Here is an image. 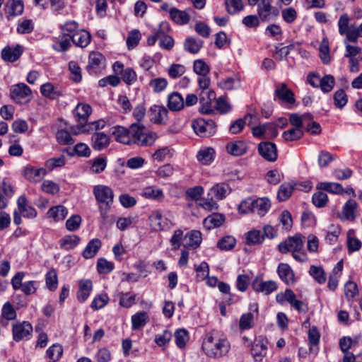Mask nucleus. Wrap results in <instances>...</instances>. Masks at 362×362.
Segmentation results:
<instances>
[{"mask_svg": "<svg viewBox=\"0 0 362 362\" xmlns=\"http://www.w3.org/2000/svg\"><path fill=\"white\" fill-rule=\"evenodd\" d=\"M185 106V101L181 95L177 92H173L168 96V107L172 111H180L183 109Z\"/></svg>", "mask_w": 362, "mask_h": 362, "instance_id": "a878e982", "label": "nucleus"}, {"mask_svg": "<svg viewBox=\"0 0 362 362\" xmlns=\"http://www.w3.org/2000/svg\"><path fill=\"white\" fill-rule=\"evenodd\" d=\"M93 193L97 202L99 204V212L100 218L105 221L114 199V194L112 189L106 185H98L94 186Z\"/></svg>", "mask_w": 362, "mask_h": 362, "instance_id": "f03ea898", "label": "nucleus"}, {"mask_svg": "<svg viewBox=\"0 0 362 362\" xmlns=\"http://www.w3.org/2000/svg\"><path fill=\"white\" fill-rule=\"evenodd\" d=\"M31 93L30 88L23 83L13 85L10 89L11 98L17 103H20L21 100L30 96Z\"/></svg>", "mask_w": 362, "mask_h": 362, "instance_id": "4468645a", "label": "nucleus"}, {"mask_svg": "<svg viewBox=\"0 0 362 362\" xmlns=\"http://www.w3.org/2000/svg\"><path fill=\"white\" fill-rule=\"evenodd\" d=\"M104 57L98 52H92L90 53L88 57V64L87 69L89 71H95L97 69H99L103 64Z\"/></svg>", "mask_w": 362, "mask_h": 362, "instance_id": "ea45409f", "label": "nucleus"}, {"mask_svg": "<svg viewBox=\"0 0 362 362\" xmlns=\"http://www.w3.org/2000/svg\"><path fill=\"white\" fill-rule=\"evenodd\" d=\"M91 139L93 148L98 151H100L106 148L110 143L109 136L103 132L94 133Z\"/></svg>", "mask_w": 362, "mask_h": 362, "instance_id": "473e14b6", "label": "nucleus"}, {"mask_svg": "<svg viewBox=\"0 0 362 362\" xmlns=\"http://www.w3.org/2000/svg\"><path fill=\"white\" fill-rule=\"evenodd\" d=\"M14 194L12 185L6 180L0 183V209H5L8 205V198Z\"/></svg>", "mask_w": 362, "mask_h": 362, "instance_id": "2eb2a0df", "label": "nucleus"}, {"mask_svg": "<svg viewBox=\"0 0 362 362\" xmlns=\"http://www.w3.org/2000/svg\"><path fill=\"white\" fill-rule=\"evenodd\" d=\"M46 285L47 288L53 291L57 289L58 285V278L54 269H50L45 276Z\"/></svg>", "mask_w": 362, "mask_h": 362, "instance_id": "4d7b16f0", "label": "nucleus"}, {"mask_svg": "<svg viewBox=\"0 0 362 362\" xmlns=\"http://www.w3.org/2000/svg\"><path fill=\"white\" fill-rule=\"evenodd\" d=\"M227 11L230 14H235L243 9L244 5L242 0H226Z\"/></svg>", "mask_w": 362, "mask_h": 362, "instance_id": "680f3d73", "label": "nucleus"}, {"mask_svg": "<svg viewBox=\"0 0 362 362\" xmlns=\"http://www.w3.org/2000/svg\"><path fill=\"white\" fill-rule=\"evenodd\" d=\"M110 133L119 143L127 145L132 144V124L129 129L119 125L114 126L110 129Z\"/></svg>", "mask_w": 362, "mask_h": 362, "instance_id": "1a4fd4ad", "label": "nucleus"}, {"mask_svg": "<svg viewBox=\"0 0 362 362\" xmlns=\"http://www.w3.org/2000/svg\"><path fill=\"white\" fill-rule=\"evenodd\" d=\"M62 353L63 349L62 346L59 344H53L47 350L46 354L51 362H57L60 358Z\"/></svg>", "mask_w": 362, "mask_h": 362, "instance_id": "864d4df0", "label": "nucleus"}, {"mask_svg": "<svg viewBox=\"0 0 362 362\" xmlns=\"http://www.w3.org/2000/svg\"><path fill=\"white\" fill-rule=\"evenodd\" d=\"M224 222V216L221 214H213L206 217L204 224L209 229L220 226Z\"/></svg>", "mask_w": 362, "mask_h": 362, "instance_id": "a18cd8bd", "label": "nucleus"}, {"mask_svg": "<svg viewBox=\"0 0 362 362\" xmlns=\"http://www.w3.org/2000/svg\"><path fill=\"white\" fill-rule=\"evenodd\" d=\"M71 42L77 47L84 48L86 47L90 42V34L83 29H81L78 33L71 36Z\"/></svg>", "mask_w": 362, "mask_h": 362, "instance_id": "5701e85b", "label": "nucleus"}, {"mask_svg": "<svg viewBox=\"0 0 362 362\" xmlns=\"http://www.w3.org/2000/svg\"><path fill=\"white\" fill-rule=\"evenodd\" d=\"M202 44L203 42L201 40H197L194 37H188L184 42V47L187 52L192 54H197L202 48Z\"/></svg>", "mask_w": 362, "mask_h": 362, "instance_id": "49530a36", "label": "nucleus"}, {"mask_svg": "<svg viewBox=\"0 0 362 362\" xmlns=\"http://www.w3.org/2000/svg\"><path fill=\"white\" fill-rule=\"evenodd\" d=\"M253 117H255V115L248 113L245 116L244 119H238L230 126V132L233 134L240 133L243 130L246 122H247L249 125L251 124Z\"/></svg>", "mask_w": 362, "mask_h": 362, "instance_id": "a19ab883", "label": "nucleus"}, {"mask_svg": "<svg viewBox=\"0 0 362 362\" xmlns=\"http://www.w3.org/2000/svg\"><path fill=\"white\" fill-rule=\"evenodd\" d=\"M175 339L177 346L179 348L185 346L186 343L189 340L188 332L185 329H179L175 332Z\"/></svg>", "mask_w": 362, "mask_h": 362, "instance_id": "e2e57ef3", "label": "nucleus"}, {"mask_svg": "<svg viewBox=\"0 0 362 362\" xmlns=\"http://www.w3.org/2000/svg\"><path fill=\"white\" fill-rule=\"evenodd\" d=\"M101 245L102 243L99 239L95 238L91 240L88 242V245L84 249L83 252V257L85 259H90L93 257L101 247Z\"/></svg>", "mask_w": 362, "mask_h": 362, "instance_id": "e433bc0d", "label": "nucleus"}, {"mask_svg": "<svg viewBox=\"0 0 362 362\" xmlns=\"http://www.w3.org/2000/svg\"><path fill=\"white\" fill-rule=\"evenodd\" d=\"M267 339L263 336L255 337L251 344L250 353L255 361H261L267 352Z\"/></svg>", "mask_w": 362, "mask_h": 362, "instance_id": "0eeeda50", "label": "nucleus"}, {"mask_svg": "<svg viewBox=\"0 0 362 362\" xmlns=\"http://www.w3.org/2000/svg\"><path fill=\"white\" fill-rule=\"evenodd\" d=\"M71 36L62 34L58 40L53 43L52 48L56 51L65 52L71 47Z\"/></svg>", "mask_w": 362, "mask_h": 362, "instance_id": "c03bdc74", "label": "nucleus"}, {"mask_svg": "<svg viewBox=\"0 0 362 362\" xmlns=\"http://www.w3.org/2000/svg\"><path fill=\"white\" fill-rule=\"evenodd\" d=\"M18 209L24 217L33 218L37 216L35 209L27 204V199L25 196H21L17 200Z\"/></svg>", "mask_w": 362, "mask_h": 362, "instance_id": "b1692460", "label": "nucleus"}, {"mask_svg": "<svg viewBox=\"0 0 362 362\" xmlns=\"http://www.w3.org/2000/svg\"><path fill=\"white\" fill-rule=\"evenodd\" d=\"M272 2V0H260L257 4V14L262 21L269 22L277 17L279 12Z\"/></svg>", "mask_w": 362, "mask_h": 362, "instance_id": "39448f33", "label": "nucleus"}, {"mask_svg": "<svg viewBox=\"0 0 362 362\" xmlns=\"http://www.w3.org/2000/svg\"><path fill=\"white\" fill-rule=\"evenodd\" d=\"M215 151L212 148H205L199 151L197 158L203 165H209L214 159Z\"/></svg>", "mask_w": 362, "mask_h": 362, "instance_id": "79ce46f5", "label": "nucleus"}, {"mask_svg": "<svg viewBox=\"0 0 362 362\" xmlns=\"http://www.w3.org/2000/svg\"><path fill=\"white\" fill-rule=\"evenodd\" d=\"M148 315L144 311L138 312L132 316V329L139 330L144 327L148 322Z\"/></svg>", "mask_w": 362, "mask_h": 362, "instance_id": "58836bf2", "label": "nucleus"}, {"mask_svg": "<svg viewBox=\"0 0 362 362\" xmlns=\"http://www.w3.org/2000/svg\"><path fill=\"white\" fill-rule=\"evenodd\" d=\"M252 288L257 292H262L268 295L277 288V285L274 281H263L255 279L252 282Z\"/></svg>", "mask_w": 362, "mask_h": 362, "instance_id": "f3484780", "label": "nucleus"}, {"mask_svg": "<svg viewBox=\"0 0 362 362\" xmlns=\"http://www.w3.org/2000/svg\"><path fill=\"white\" fill-rule=\"evenodd\" d=\"M274 93L276 97L283 101L291 104L295 102L293 92L287 88L286 84L284 83H279L276 86Z\"/></svg>", "mask_w": 362, "mask_h": 362, "instance_id": "4be33fe9", "label": "nucleus"}, {"mask_svg": "<svg viewBox=\"0 0 362 362\" xmlns=\"http://www.w3.org/2000/svg\"><path fill=\"white\" fill-rule=\"evenodd\" d=\"M185 66L180 64H173L168 67L167 70L168 75L172 78H177L182 76L185 73Z\"/></svg>", "mask_w": 362, "mask_h": 362, "instance_id": "bf43d9fd", "label": "nucleus"}, {"mask_svg": "<svg viewBox=\"0 0 362 362\" xmlns=\"http://www.w3.org/2000/svg\"><path fill=\"white\" fill-rule=\"evenodd\" d=\"M22 47L19 45L15 47H6L1 52V57L4 61L13 62L21 56Z\"/></svg>", "mask_w": 362, "mask_h": 362, "instance_id": "72a5a7b5", "label": "nucleus"}, {"mask_svg": "<svg viewBox=\"0 0 362 362\" xmlns=\"http://www.w3.org/2000/svg\"><path fill=\"white\" fill-rule=\"evenodd\" d=\"M114 269V264L105 258H100L97 262V269L99 274H108Z\"/></svg>", "mask_w": 362, "mask_h": 362, "instance_id": "0e129e2a", "label": "nucleus"}, {"mask_svg": "<svg viewBox=\"0 0 362 362\" xmlns=\"http://www.w3.org/2000/svg\"><path fill=\"white\" fill-rule=\"evenodd\" d=\"M216 123L212 119L199 118L192 122V127L194 132L201 137L213 135L216 132Z\"/></svg>", "mask_w": 362, "mask_h": 362, "instance_id": "20e7f679", "label": "nucleus"}, {"mask_svg": "<svg viewBox=\"0 0 362 362\" xmlns=\"http://www.w3.org/2000/svg\"><path fill=\"white\" fill-rule=\"evenodd\" d=\"M293 191V187L289 183L282 184L278 190L277 199L280 202H284L288 199L292 194Z\"/></svg>", "mask_w": 362, "mask_h": 362, "instance_id": "3c124183", "label": "nucleus"}, {"mask_svg": "<svg viewBox=\"0 0 362 362\" xmlns=\"http://www.w3.org/2000/svg\"><path fill=\"white\" fill-rule=\"evenodd\" d=\"M303 136V131L302 128H291L285 131L282 136L287 141H296L302 138Z\"/></svg>", "mask_w": 362, "mask_h": 362, "instance_id": "09e8293b", "label": "nucleus"}, {"mask_svg": "<svg viewBox=\"0 0 362 362\" xmlns=\"http://www.w3.org/2000/svg\"><path fill=\"white\" fill-rule=\"evenodd\" d=\"M259 155L266 160L274 162L277 159V149L276 145L270 141H263L258 145Z\"/></svg>", "mask_w": 362, "mask_h": 362, "instance_id": "9b49d317", "label": "nucleus"}, {"mask_svg": "<svg viewBox=\"0 0 362 362\" xmlns=\"http://www.w3.org/2000/svg\"><path fill=\"white\" fill-rule=\"evenodd\" d=\"M169 15L171 20L178 25L187 24L190 20V16L185 11L176 8H171L169 10Z\"/></svg>", "mask_w": 362, "mask_h": 362, "instance_id": "2f4dec72", "label": "nucleus"}, {"mask_svg": "<svg viewBox=\"0 0 362 362\" xmlns=\"http://www.w3.org/2000/svg\"><path fill=\"white\" fill-rule=\"evenodd\" d=\"M93 288L92 281L89 279H82L78 282L77 298L79 301H85L90 296Z\"/></svg>", "mask_w": 362, "mask_h": 362, "instance_id": "7c9ffc66", "label": "nucleus"}, {"mask_svg": "<svg viewBox=\"0 0 362 362\" xmlns=\"http://www.w3.org/2000/svg\"><path fill=\"white\" fill-rule=\"evenodd\" d=\"M151 120L156 124L165 123L168 117L167 109L161 105H153L149 110Z\"/></svg>", "mask_w": 362, "mask_h": 362, "instance_id": "dca6fc26", "label": "nucleus"}, {"mask_svg": "<svg viewBox=\"0 0 362 362\" xmlns=\"http://www.w3.org/2000/svg\"><path fill=\"white\" fill-rule=\"evenodd\" d=\"M105 126V122L103 119H99L89 124L81 126L78 132H75V134L89 132L90 131H97L98 129H103Z\"/></svg>", "mask_w": 362, "mask_h": 362, "instance_id": "8fccbe9b", "label": "nucleus"}, {"mask_svg": "<svg viewBox=\"0 0 362 362\" xmlns=\"http://www.w3.org/2000/svg\"><path fill=\"white\" fill-rule=\"evenodd\" d=\"M356 202L354 199H349L344 205L341 214L339 215V217L342 221H354L356 218Z\"/></svg>", "mask_w": 362, "mask_h": 362, "instance_id": "aec40b11", "label": "nucleus"}, {"mask_svg": "<svg viewBox=\"0 0 362 362\" xmlns=\"http://www.w3.org/2000/svg\"><path fill=\"white\" fill-rule=\"evenodd\" d=\"M236 243L235 239L232 236H226L221 238L217 243L219 249L223 250H232Z\"/></svg>", "mask_w": 362, "mask_h": 362, "instance_id": "774afa93", "label": "nucleus"}, {"mask_svg": "<svg viewBox=\"0 0 362 362\" xmlns=\"http://www.w3.org/2000/svg\"><path fill=\"white\" fill-rule=\"evenodd\" d=\"M132 144L141 146L152 145L157 136L155 133L148 131L144 125L134 123L132 124Z\"/></svg>", "mask_w": 362, "mask_h": 362, "instance_id": "7ed1b4c3", "label": "nucleus"}, {"mask_svg": "<svg viewBox=\"0 0 362 362\" xmlns=\"http://www.w3.org/2000/svg\"><path fill=\"white\" fill-rule=\"evenodd\" d=\"M141 35L138 30H134L129 33L127 38V45L129 49L136 47L140 40Z\"/></svg>", "mask_w": 362, "mask_h": 362, "instance_id": "052dcab7", "label": "nucleus"}, {"mask_svg": "<svg viewBox=\"0 0 362 362\" xmlns=\"http://www.w3.org/2000/svg\"><path fill=\"white\" fill-rule=\"evenodd\" d=\"M216 100V93L214 91L209 90L206 92H202L200 98V112L202 114L209 115L214 112L212 102Z\"/></svg>", "mask_w": 362, "mask_h": 362, "instance_id": "ddd939ff", "label": "nucleus"}, {"mask_svg": "<svg viewBox=\"0 0 362 362\" xmlns=\"http://www.w3.org/2000/svg\"><path fill=\"white\" fill-rule=\"evenodd\" d=\"M202 242V233L199 230H192L184 237V247L197 248Z\"/></svg>", "mask_w": 362, "mask_h": 362, "instance_id": "bb28decb", "label": "nucleus"}, {"mask_svg": "<svg viewBox=\"0 0 362 362\" xmlns=\"http://www.w3.org/2000/svg\"><path fill=\"white\" fill-rule=\"evenodd\" d=\"M230 186L224 182L218 183L210 189L209 196H211L216 201L224 199L230 193Z\"/></svg>", "mask_w": 362, "mask_h": 362, "instance_id": "6ab92c4d", "label": "nucleus"}, {"mask_svg": "<svg viewBox=\"0 0 362 362\" xmlns=\"http://www.w3.org/2000/svg\"><path fill=\"white\" fill-rule=\"evenodd\" d=\"M47 173V171L45 168H36L32 165L25 166L23 171L24 177L29 182L34 183L40 182Z\"/></svg>", "mask_w": 362, "mask_h": 362, "instance_id": "f8f14e48", "label": "nucleus"}, {"mask_svg": "<svg viewBox=\"0 0 362 362\" xmlns=\"http://www.w3.org/2000/svg\"><path fill=\"white\" fill-rule=\"evenodd\" d=\"M42 192L49 194H56L59 192V186L52 180H45L41 185Z\"/></svg>", "mask_w": 362, "mask_h": 362, "instance_id": "13d9d810", "label": "nucleus"}, {"mask_svg": "<svg viewBox=\"0 0 362 362\" xmlns=\"http://www.w3.org/2000/svg\"><path fill=\"white\" fill-rule=\"evenodd\" d=\"M253 202V213L257 214L260 216H264L271 208V202L268 198L262 197Z\"/></svg>", "mask_w": 362, "mask_h": 362, "instance_id": "c85d7f7f", "label": "nucleus"}, {"mask_svg": "<svg viewBox=\"0 0 362 362\" xmlns=\"http://www.w3.org/2000/svg\"><path fill=\"white\" fill-rule=\"evenodd\" d=\"M47 216L54 221H63L68 214L66 208L62 205H57L51 207L47 211Z\"/></svg>", "mask_w": 362, "mask_h": 362, "instance_id": "c9c22d12", "label": "nucleus"}, {"mask_svg": "<svg viewBox=\"0 0 362 362\" xmlns=\"http://www.w3.org/2000/svg\"><path fill=\"white\" fill-rule=\"evenodd\" d=\"M317 189L325 190L332 194H341L344 193L342 185L337 182H320L316 186Z\"/></svg>", "mask_w": 362, "mask_h": 362, "instance_id": "4c0bfd02", "label": "nucleus"}, {"mask_svg": "<svg viewBox=\"0 0 362 362\" xmlns=\"http://www.w3.org/2000/svg\"><path fill=\"white\" fill-rule=\"evenodd\" d=\"M13 337L16 341L28 339L33 332V326L27 321L16 323L13 325Z\"/></svg>", "mask_w": 362, "mask_h": 362, "instance_id": "9d476101", "label": "nucleus"}, {"mask_svg": "<svg viewBox=\"0 0 362 362\" xmlns=\"http://www.w3.org/2000/svg\"><path fill=\"white\" fill-rule=\"evenodd\" d=\"M40 92L43 96L52 100L57 99L62 95V92L51 83L42 85Z\"/></svg>", "mask_w": 362, "mask_h": 362, "instance_id": "f704fd0d", "label": "nucleus"}, {"mask_svg": "<svg viewBox=\"0 0 362 362\" xmlns=\"http://www.w3.org/2000/svg\"><path fill=\"white\" fill-rule=\"evenodd\" d=\"M148 218L151 227L155 231L167 230L172 226V222L163 216L161 211L158 210L152 211Z\"/></svg>", "mask_w": 362, "mask_h": 362, "instance_id": "6e6552de", "label": "nucleus"}, {"mask_svg": "<svg viewBox=\"0 0 362 362\" xmlns=\"http://www.w3.org/2000/svg\"><path fill=\"white\" fill-rule=\"evenodd\" d=\"M91 107L86 103H78L76 107L75 111L79 122L77 127L78 130L81 126L86 124V123L91 113Z\"/></svg>", "mask_w": 362, "mask_h": 362, "instance_id": "412c9836", "label": "nucleus"}, {"mask_svg": "<svg viewBox=\"0 0 362 362\" xmlns=\"http://www.w3.org/2000/svg\"><path fill=\"white\" fill-rule=\"evenodd\" d=\"M312 115L309 113H305L302 115H299L296 113L291 114L289 116L290 123L295 128H302L305 125L307 120H311Z\"/></svg>", "mask_w": 362, "mask_h": 362, "instance_id": "37998d69", "label": "nucleus"}, {"mask_svg": "<svg viewBox=\"0 0 362 362\" xmlns=\"http://www.w3.org/2000/svg\"><path fill=\"white\" fill-rule=\"evenodd\" d=\"M277 272L280 279L286 284H293L294 274L291 267L288 264H279L277 268Z\"/></svg>", "mask_w": 362, "mask_h": 362, "instance_id": "c756f323", "label": "nucleus"}, {"mask_svg": "<svg viewBox=\"0 0 362 362\" xmlns=\"http://www.w3.org/2000/svg\"><path fill=\"white\" fill-rule=\"evenodd\" d=\"M193 70L199 76H204L208 75L210 68L203 60L197 59L194 62Z\"/></svg>", "mask_w": 362, "mask_h": 362, "instance_id": "69168bd1", "label": "nucleus"}, {"mask_svg": "<svg viewBox=\"0 0 362 362\" xmlns=\"http://www.w3.org/2000/svg\"><path fill=\"white\" fill-rule=\"evenodd\" d=\"M349 17L347 14H343L340 16L338 21L339 33L340 35H346L348 40V34L353 31L354 28L349 27Z\"/></svg>", "mask_w": 362, "mask_h": 362, "instance_id": "de8ad7c7", "label": "nucleus"}, {"mask_svg": "<svg viewBox=\"0 0 362 362\" xmlns=\"http://www.w3.org/2000/svg\"><path fill=\"white\" fill-rule=\"evenodd\" d=\"M304 245L303 238L300 235H296L288 238L284 242L279 243L278 248L283 254L292 252V254L300 252Z\"/></svg>", "mask_w": 362, "mask_h": 362, "instance_id": "423d86ee", "label": "nucleus"}, {"mask_svg": "<svg viewBox=\"0 0 362 362\" xmlns=\"http://www.w3.org/2000/svg\"><path fill=\"white\" fill-rule=\"evenodd\" d=\"M24 6L21 0H8L5 5V12L8 18L23 13Z\"/></svg>", "mask_w": 362, "mask_h": 362, "instance_id": "393cba45", "label": "nucleus"}, {"mask_svg": "<svg viewBox=\"0 0 362 362\" xmlns=\"http://www.w3.org/2000/svg\"><path fill=\"white\" fill-rule=\"evenodd\" d=\"M247 144L243 140L229 142L226 145L227 152L234 156H240L247 151Z\"/></svg>", "mask_w": 362, "mask_h": 362, "instance_id": "a211bd4d", "label": "nucleus"}, {"mask_svg": "<svg viewBox=\"0 0 362 362\" xmlns=\"http://www.w3.org/2000/svg\"><path fill=\"white\" fill-rule=\"evenodd\" d=\"M168 84V81L165 78L161 77L153 78L149 82L150 87L155 93L163 91L166 88Z\"/></svg>", "mask_w": 362, "mask_h": 362, "instance_id": "5fc2aeb1", "label": "nucleus"}, {"mask_svg": "<svg viewBox=\"0 0 362 362\" xmlns=\"http://www.w3.org/2000/svg\"><path fill=\"white\" fill-rule=\"evenodd\" d=\"M310 275L320 284L325 283L326 275L322 267L311 266L309 270Z\"/></svg>", "mask_w": 362, "mask_h": 362, "instance_id": "338daca9", "label": "nucleus"}, {"mask_svg": "<svg viewBox=\"0 0 362 362\" xmlns=\"http://www.w3.org/2000/svg\"><path fill=\"white\" fill-rule=\"evenodd\" d=\"M141 196L156 202H162L165 198L163 190L153 186L144 187L142 189Z\"/></svg>", "mask_w": 362, "mask_h": 362, "instance_id": "cd10ccee", "label": "nucleus"}, {"mask_svg": "<svg viewBox=\"0 0 362 362\" xmlns=\"http://www.w3.org/2000/svg\"><path fill=\"white\" fill-rule=\"evenodd\" d=\"M230 348V344L227 339L214 334H207L202 343V349L205 354L213 358H220L226 356Z\"/></svg>", "mask_w": 362, "mask_h": 362, "instance_id": "f257e3e1", "label": "nucleus"}, {"mask_svg": "<svg viewBox=\"0 0 362 362\" xmlns=\"http://www.w3.org/2000/svg\"><path fill=\"white\" fill-rule=\"evenodd\" d=\"M335 84V79L332 75H326L321 78L319 87L324 93L330 92Z\"/></svg>", "mask_w": 362, "mask_h": 362, "instance_id": "6e6d98bb", "label": "nucleus"}, {"mask_svg": "<svg viewBox=\"0 0 362 362\" xmlns=\"http://www.w3.org/2000/svg\"><path fill=\"white\" fill-rule=\"evenodd\" d=\"M80 242V238L75 235L64 236L61 240V247L65 250H71L74 248Z\"/></svg>", "mask_w": 362, "mask_h": 362, "instance_id": "603ef678", "label": "nucleus"}]
</instances>
